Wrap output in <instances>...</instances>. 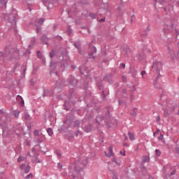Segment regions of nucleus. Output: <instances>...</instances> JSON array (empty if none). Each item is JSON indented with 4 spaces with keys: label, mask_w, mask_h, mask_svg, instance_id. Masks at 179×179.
Here are the masks:
<instances>
[{
    "label": "nucleus",
    "mask_w": 179,
    "mask_h": 179,
    "mask_svg": "<svg viewBox=\"0 0 179 179\" xmlns=\"http://www.w3.org/2000/svg\"><path fill=\"white\" fill-rule=\"evenodd\" d=\"M149 161H150L149 157H148V156H144V157H143V163L148 162Z\"/></svg>",
    "instance_id": "obj_7"
},
{
    "label": "nucleus",
    "mask_w": 179,
    "mask_h": 179,
    "mask_svg": "<svg viewBox=\"0 0 179 179\" xmlns=\"http://www.w3.org/2000/svg\"><path fill=\"white\" fill-rule=\"evenodd\" d=\"M120 154H122V151H120Z\"/></svg>",
    "instance_id": "obj_38"
},
{
    "label": "nucleus",
    "mask_w": 179,
    "mask_h": 179,
    "mask_svg": "<svg viewBox=\"0 0 179 179\" xmlns=\"http://www.w3.org/2000/svg\"><path fill=\"white\" fill-rule=\"evenodd\" d=\"M124 145H127V144H126V143H124Z\"/></svg>",
    "instance_id": "obj_40"
},
{
    "label": "nucleus",
    "mask_w": 179,
    "mask_h": 179,
    "mask_svg": "<svg viewBox=\"0 0 179 179\" xmlns=\"http://www.w3.org/2000/svg\"><path fill=\"white\" fill-rule=\"evenodd\" d=\"M122 67L123 69H124L125 64H122Z\"/></svg>",
    "instance_id": "obj_31"
},
{
    "label": "nucleus",
    "mask_w": 179,
    "mask_h": 179,
    "mask_svg": "<svg viewBox=\"0 0 179 179\" xmlns=\"http://www.w3.org/2000/svg\"><path fill=\"white\" fill-rule=\"evenodd\" d=\"M129 135V138L131 141H134V134H131L130 132L128 133Z\"/></svg>",
    "instance_id": "obj_9"
},
{
    "label": "nucleus",
    "mask_w": 179,
    "mask_h": 179,
    "mask_svg": "<svg viewBox=\"0 0 179 179\" xmlns=\"http://www.w3.org/2000/svg\"><path fill=\"white\" fill-rule=\"evenodd\" d=\"M105 21H106V19H105V18L101 19V20H99L100 22H105Z\"/></svg>",
    "instance_id": "obj_22"
},
{
    "label": "nucleus",
    "mask_w": 179,
    "mask_h": 179,
    "mask_svg": "<svg viewBox=\"0 0 179 179\" xmlns=\"http://www.w3.org/2000/svg\"><path fill=\"white\" fill-rule=\"evenodd\" d=\"M24 166H25V164L20 165V168L21 169H23V167H24Z\"/></svg>",
    "instance_id": "obj_27"
},
{
    "label": "nucleus",
    "mask_w": 179,
    "mask_h": 179,
    "mask_svg": "<svg viewBox=\"0 0 179 179\" xmlns=\"http://www.w3.org/2000/svg\"><path fill=\"white\" fill-rule=\"evenodd\" d=\"M155 2L157 3V0H155Z\"/></svg>",
    "instance_id": "obj_41"
},
{
    "label": "nucleus",
    "mask_w": 179,
    "mask_h": 179,
    "mask_svg": "<svg viewBox=\"0 0 179 179\" xmlns=\"http://www.w3.org/2000/svg\"><path fill=\"white\" fill-rule=\"evenodd\" d=\"M96 52V48L94 46H91L89 52L90 57H92L93 59H94L95 56L94 54Z\"/></svg>",
    "instance_id": "obj_1"
},
{
    "label": "nucleus",
    "mask_w": 179,
    "mask_h": 179,
    "mask_svg": "<svg viewBox=\"0 0 179 179\" xmlns=\"http://www.w3.org/2000/svg\"><path fill=\"white\" fill-rule=\"evenodd\" d=\"M145 74V71H141V75H142V76H143H143Z\"/></svg>",
    "instance_id": "obj_20"
},
{
    "label": "nucleus",
    "mask_w": 179,
    "mask_h": 179,
    "mask_svg": "<svg viewBox=\"0 0 179 179\" xmlns=\"http://www.w3.org/2000/svg\"><path fill=\"white\" fill-rule=\"evenodd\" d=\"M90 17H94H94H95L94 14H93V13H90Z\"/></svg>",
    "instance_id": "obj_23"
},
{
    "label": "nucleus",
    "mask_w": 179,
    "mask_h": 179,
    "mask_svg": "<svg viewBox=\"0 0 179 179\" xmlns=\"http://www.w3.org/2000/svg\"><path fill=\"white\" fill-rule=\"evenodd\" d=\"M125 140H127V137L125 138Z\"/></svg>",
    "instance_id": "obj_39"
},
{
    "label": "nucleus",
    "mask_w": 179,
    "mask_h": 179,
    "mask_svg": "<svg viewBox=\"0 0 179 179\" xmlns=\"http://www.w3.org/2000/svg\"><path fill=\"white\" fill-rule=\"evenodd\" d=\"M163 138H164V136L161 135L160 137L159 138V140H162Z\"/></svg>",
    "instance_id": "obj_29"
},
{
    "label": "nucleus",
    "mask_w": 179,
    "mask_h": 179,
    "mask_svg": "<svg viewBox=\"0 0 179 179\" xmlns=\"http://www.w3.org/2000/svg\"><path fill=\"white\" fill-rule=\"evenodd\" d=\"M92 130V124H88L87 126H85V128L84 129L85 132L90 133Z\"/></svg>",
    "instance_id": "obj_4"
},
{
    "label": "nucleus",
    "mask_w": 179,
    "mask_h": 179,
    "mask_svg": "<svg viewBox=\"0 0 179 179\" xmlns=\"http://www.w3.org/2000/svg\"><path fill=\"white\" fill-rule=\"evenodd\" d=\"M75 134H76V137H78V136L79 131H76V133H75Z\"/></svg>",
    "instance_id": "obj_26"
},
{
    "label": "nucleus",
    "mask_w": 179,
    "mask_h": 179,
    "mask_svg": "<svg viewBox=\"0 0 179 179\" xmlns=\"http://www.w3.org/2000/svg\"><path fill=\"white\" fill-rule=\"evenodd\" d=\"M54 55H55V52L54 51L50 52V58H52Z\"/></svg>",
    "instance_id": "obj_18"
},
{
    "label": "nucleus",
    "mask_w": 179,
    "mask_h": 179,
    "mask_svg": "<svg viewBox=\"0 0 179 179\" xmlns=\"http://www.w3.org/2000/svg\"><path fill=\"white\" fill-rule=\"evenodd\" d=\"M175 173H176V171H173L172 173H171V175L173 176V175H175Z\"/></svg>",
    "instance_id": "obj_32"
},
{
    "label": "nucleus",
    "mask_w": 179,
    "mask_h": 179,
    "mask_svg": "<svg viewBox=\"0 0 179 179\" xmlns=\"http://www.w3.org/2000/svg\"><path fill=\"white\" fill-rule=\"evenodd\" d=\"M0 2L3 5V6L6 8L8 0H0Z\"/></svg>",
    "instance_id": "obj_6"
},
{
    "label": "nucleus",
    "mask_w": 179,
    "mask_h": 179,
    "mask_svg": "<svg viewBox=\"0 0 179 179\" xmlns=\"http://www.w3.org/2000/svg\"><path fill=\"white\" fill-rule=\"evenodd\" d=\"M33 177V174L32 173H29L27 177L26 178L27 179H29L30 178H32Z\"/></svg>",
    "instance_id": "obj_16"
},
{
    "label": "nucleus",
    "mask_w": 179,
    "mask_h": 179,
    "mask_svg": "<svg viewBox=\"0 0 179 179\" xmlns=\"http://www.w3.org/2000/svg\"><path fill=\"white\" fill-rule=\"evenodd\" d=\"M165 3V1L164 0H161V3L162 4H164Z\"/></svg>",
    "instance_id": "obj_30"
},
{
    "label": "nucleus",
    "mask_w": 179,
    "mask_h": 179,
    "mask_svg": "<svg viewBox=\"0 0 179 179\" xmlns=\"http://www.w3.org/2000/svg\"><path fill=\"white\" fill-rule=\"evenodd\" d=\"M46 131H48V134H49V136H52L53 135V132H52V129L49 128Z\"/></svg>",
    "instance_id": "obj_8"
},
{
    "label": "nucleus",
    "mask_w": 179,
    "mask_h": 179,
    "mask_svg": "<svg viewBox=\"0 0 179 179\" xmlns=\"http://www.w3.org/2000/svg\"><path fill=\"white\" fill-rule=\"evenodd\" d=\"M25 159V158L24 157H20L18 158V162H22Z\"/></svg>",
    "instance_id": "obj_14"
},
{
    "label": "nucleus",
    "mask_w": 179,
    "mask_h": 179,
    "mask_svg": "<svg viewBox=\"0 0 179 179\" xmlns=\"http://www.w3.org/2000/svg\"><path fill=\"white\" fill-rule=\"evenodd\" d=\"M57 156H60V154H59V153H57Z\"/></svg>",
    "instance_id": "obj_36"
},
{
    "label": "nucleus",
    "mask_w": 179,
    "mask_h": 179,
    "mask_svg": "<svg viewBox=\"0 0 179 179\" xmlns=\"http://www.w3.org/2000/svg\"><path fill=\"white\" fill-rule=\"evenodd\" d=\"M67 34H68V35H71V30H68L67 31Z\"/></svg>",
    "instance_id": "obj_24"
},
{
    "label": "nucleus",
    "mask_w": 179,
    "mask_h": 179,
    "mask_svg": "<svg viewBox=\"0 0 179 179\" xmlns=\"http://www.w3.org/2000/svg\"><path fill=\"white\" fill-rule=\"evenodd\" d=\"M104 81L106 82H110L111 81V75L107 74L106 77L103 78Z\"/></svg>",
    "instance_id": "obj_5"
},
{
    "label": "nucleus",
    "mask_w": 179,
    "mask_h": 179,
    "mask_svg": "<svg viewBox=\"0 0 179 179\" xmlns=\"http://www.w3.org/2000/svg\"><path fill=\"white\" fill-rule=\"evenodd\" d=\"M112 162H115L116 164V165H117L119 166H121V164L118 163L117 162V159H115V158L112 159Z\"/></svg>",
    "instance_id": "obj_10"
},
{
    "label": "nucleus",
    "mask_w": 179,
    "mask_h": 179,
    "mask_svg": "<svg viewBox=\"0 0 179 179\" xmlns=\"http://www.w3.org/2000/svg\"><path fill=\"white\" fill-rule=\"evenodd\" d=\"M34 134L36 136H38L39 135V131L38 130H35L34 131Z\"/></svg>",
    "instance_id": "obj_13"
},
{
    "label": "nucleus",
    "mask_w": 179,
    "mask_h": 179,
    "mask_svg": "<svg viewBox=\"0 0 179 179\" xmlns=\"http://www.w3.org/2000/svg\"><path fill=\"white\" fill-rule=\"evenodd\" d=\"M24 104V101H23L22 102H21V105L23 106Z\"/></svg>",
    "instance_id": "obj_33"
},
{
    "label": "nucleus",
    "mask_w": 179,
    "mask_h": 179,
    "mask_svg": "<svg viewBox=\"0 0 179 179\" xmlns=\"http://www.w3.org/2000/svg\"><path fill=\"white\" fill-rule=\"evenodd\" d=\"M38 58L41 59L42 58V55L41 52L40 51H38Z\"/></svg>",
    "instance_id": "obj_17"
},
{
    "label": "nucleus",
    "mask_w": 179,
    "mask_h": 179,
    "mask_svg": "<svg viewBox=\"0 0 179 179\" xmlns=\"http://www.w3.org/2000/svg\"><path fill=\"white\" fill-rule=\"evenodd\" d=\"M156 151V154L157 155H161V152L159 150H155Z\"/></svg>",
    "instance_id": "obj_19"
},
{
    "label": "nucleus",
    "mask_w": 179,
    "mask_h": 179,
    "mask_svg": "<svg viewBox=\"0 0 179 179\" xmlns=\"http://www.w3.org/2000/svg\"><path fill=\"white\" fill-rule=\"evenodd\" d=\"M30 169H31V166H27L26 169H25L24 173H28L29 172V171H30Z\"/></svg>",
    "instance_id": "obj_12"
},
{
    "label": "nucleus",
    "mask_w": 179,
    "mask_h": 179,
    "mask_svg": "<svg viewBox=\"0 0 179 179\" xmlns=\"http://www.w3.org/2000/svg\"><path fill=\"white\" fill-rule=\"evenodd\" d=\"M178 115H179V110L178 111Z\"/></svg>",
    "instance_id": "obj_37"
},
{
    "label": "nucleus",
    "mask_w": 179,
    "mask_h": 179,
    "mask_svg": "<svg viewBox=\"0 0 179 179\" xmlns=\"http://www.w3.org/2000/svg\"><path fill=\"white\" fill-rule=\"evenodd\" d=\"M162 67V64L160 62H155L153 64V66H152V69H156L157 71L159 72L160 69L159 68Z\"/></svg>",
    "instance_id": "obj_2"
},
{
    "label": "nucleus",
    "mask_w": 179,
    "mask_h": 179,
    "mask_svg": "<svg viewBox=\"0 0 179 179\" xmlns=\"http://www.w3.org/2000/svg\"><path fill=\"white\" fill-rule=\"evenodd\" d=\"M126 155H125V152H124V153H123V156H125Z\"/></svg>",
    "instance_id": "obj_35"
},
{
    "label": "nucleus",
    "mask_w": 179,
    "mask_h": 179,
    "mask_svg": "<svg viewBox=\"0 0 179 179\" xmlns=\"http://www.w3.org/2000/svg\"><path fill=\"white\" fill-rule=\"evenodd\" d=\"M178 80L179 81V78H178Z\"/></svg>",
    "instance_id": "obj_42"
},
{
    "label": "nucleus",
    "mask_w": 179,
    "mask_h": 179,
    "mask_svg": "<svg viewBox=\"0 0 179 179\" xmlns=\"http://www.w3.org/2000/svg\"><path fill=\"white\" fill-rule=\"evenodd\" d=\"M20 115V110H16L14 113L15 117H18Z\"/></svg>",
    "instance_id": "obj_11"
},
{
    "label": "nucleus",
    "mask_w": 179,
    "mask_h": 179,
    "mask_svg": "<svg viewBox=\"0 0 179 179\" xmlns=\"http://www.w3.org/2000/svg\"><path fill=\"white\" fill-rule=\"evenodd\" d=\"M104 153H105L106 156L108 157H110L111 156H113V155H114V153H113V147L110 146L109 148V154H107L106 151H104Z\"/></svg>",
    "instance_id": "obj_3"
},
{
    "label": "nucleus",
    "mask_w": 179,
    "mask_h": 179,
    "mask_svg": "<svg viewBox=\"0 0 179 179\" xmlns=\"http://www.w3.org/2000/svg\"><path fill=\"white\" fill-rule=\"evenodd\" d=\"M44 20H44L43 18H41V19L39 20L38 23H39L40 24H42L43 23Z\"/></svg>",
    "instance_id": "obj_15"
},
{
    "label": "nucleus",
    "mask_w": 179,
    "mask_h": 179,
    "mask_svg": "<svg viewBox=\"0 0 179 179\" xmlns=\"http://www.w3.org/2000/svg\"><path fill=\"white\" fill-rule=\"evenodd\" d=\"M157 122H159V121H160V116H157Z\"/></svg>",
    "instance_id": "obj_25"
},
{
    "label": "nucleus",
    "mask_w": 179,
    "mask_h": 179,
    "mask_svg": "<svg viewBox=\"0 0 179 179\" xmlns=\"http://www.w3.org/2000/svg\"><path fill=\"white\" fill-rule=\"evenodd\" d=\"M79 70L81 74H84V72L82 71V69H80Z\"/></svg>",
    "instance_id": "obj_28"
},
{
    "label": "nucleus",
    "mask_w": 179,
    "mask_h": 179,
    "mask_svg": "<svg viewBox=\"0 0 179 179\" xmlns=\"http://www.w3.org/2000/svg\"><path fill=\"white\" fill-rule=\"evenodd\" d=\"M58 167L62 169V165L60 163H58L57 164Z\"/></svg>",
    "instance_id": "obj_21"
},
{
    "label": "nucleus",
    "mask_w": 179,
    "mask_h": 179,
    "mask_svg": "<svg viewBox=\"0 0 179 179\" xmlns=\"http://www.w3.org/2000/svg\"><path fill=\"white\" fill-rule=\"evenodd\" d=\"M74 46L76 47V48H78V45L74 43Z\"/></svg>",
    "instance_id": "obj_34"
}]
</instances>
